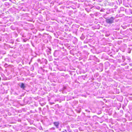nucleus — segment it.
<instances>
[{
	"label": "nucleus",
	"mask_w": 132,
	"mask_h": 132,
	"mask_svg": "<svg viewBox=\"0 0 132 132\" xmlns=\"http://www.w3.org/2000/svg\"><path fill=\"white\" fill-rule=\"evenodd\" d=\"M1 1V0H0V1Z\"/></svg>",
	"instance_id": "obj_9"
},
{
	"label": "nucleus",
	"mask_w": 132,
	"mask_h": 132,
	"mask_svg": "<svg viewBox=\"0 0 132 132\" xmlns=\"http://www.w3.org/2000/svg\"><path fill=\"white\" fill-rule=\"evenodd\" d=\"M10 1H11V0H9Z\"/></svg>",
	"instance_id": "obj_8"
},
{
	"label": "nucleus",
	"mask_w": 132,
	"mask_h": 132,
	"mask_svg": "<svg viewBox=\"0 0 132 132\" xmlns=\"http://www.w3.org/2000/svg\"><path fill=\"white\" fill-rule=\"evenodd\" d=\"M114 18L113 17H111L110 18L107 19L106 21L107 23H113Z\"/></svg>",
	"instance_id": "obj_1"
},
{
	"label": "nucleus",
	"mask_w": 132,
	"mask_h": 132,
	"mask_svg": "<svg viewBox=\"0 0 132 132\" xmlns=\"http://www.w3.org/2000/svg\"><path fill=\"white\" fill-rule=\"evenodd\" d=\"M54 125L57 128H58L59 125V123L58 122H54Z\"/></svg>",
	"instance_id": "obj_2"
},
{
	"label": "nucleus",
	"mask_w": 132,
	"mask_h": 132,
	"mask_svg": "<svg viewBox=\"0 0 132 132\" xmlns=\"http://www.w3.org/2000/svg\"><path fill=\"white\" fill-rule=\"evenodd\" d=\"M27 39H23V41L24 42H26V41L27 40Z\"/></svg>",
	"instance_id": "obj_4"
},
{
	"label": "nucleus",
	"mask_w": 132,
	"mask_h": 132,
	"mask_svg": "<svg viewBox=\"0 0 132 132\" xmlns=\"http://www.w3.org/2000/svg\"><path fill=\"white\" fill-rule=\"evenodd\" d=\"M50 104L51 105H52V104H54V103L53 102H51V103H50Z\"/></svg>",
	"instance_id": "obj_5"
},
{
	"label": "nucleus",
	"mask_w": 132,
	"mask_h": 132,
	"mask_svg": "<svg viewBox=\"0 0 132 132\" xmlns=\"http://www.w3.org/2000/svg\"><path fill=\"white\" fill-rule=\"evenodd\" d=\"M20 87L21 88H22L23 89H24V88H25V86L24 84L23 83H21V85Z\"/></svg>",
	"instance_id": "obj_3"
},
{
	"label": "nucleus",
	"mask_w": 132,
	"mask_h": 132,
	"mask_svg": "<svg viewBox=\"0 0 132 132\" xmlns=\"http://www.w3.org/2000/svg\"><path fill=\"white\" fill-rule=\"evenodd\" d=\"M63 88H64V89H65V87H64Z\"/></svg>",
	"instance_id": "obj_7"
},
{
	"label": "nucleus",
	"mask_w": 132,
	"mask_h": 132,
	"mask_svg": "<svg viewBox=\"0 0 132 132\" xmlns=\"http://www.w3.org/2000/svg\"><path fill=\"white\" fill-rule=\"evenodd\" d=\"M61 132H67V130H64V131H62Z\"/></svg>",
	"instance_id": "obj_6"
}]
</instances>
